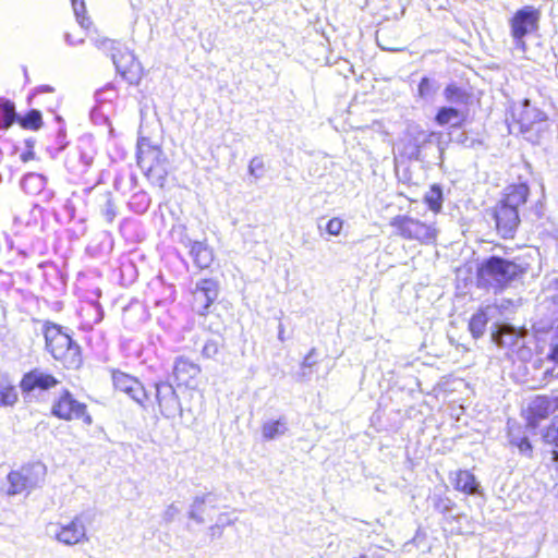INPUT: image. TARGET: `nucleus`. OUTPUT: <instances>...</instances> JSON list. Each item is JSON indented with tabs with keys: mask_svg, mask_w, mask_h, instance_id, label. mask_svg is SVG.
<instances>
[{
	"mask_svg": "<svg viewBox=\"0 0 558 558\" xmlns=\"http://www.w3.org/2000/svg\"><path fill=\"white\" fill-rule=\"evenodd\" d=\"M45 339L48 351L65 367L77 368L81 365L80 347L59 326L52 325L47 327Z\"/></svg>",
	"mask_w": 558,
	"mask_h": 558,
	"instance_id": "obj_1",
	"label": "nucleus"
},
{
	"mask_svg": "<svg viewBox=\"0 0 558 558\" xmlns=\"http://www.w3.org/2000/svg\"><path fill=\"white\" fill-rule=\"evenodd\" d=\"M522 272L520 265L493 256L486 259L478 269L480 280L495 289L502 288Z\"/></svg>",
	"mask_w": 558,
	"mask_h": 558,
	"instance_id": "obj_2",
	"label": "nucleus"
},
{
	"mask_svg": "<svg viewBox=\"0 0 558 558\" xmlns=\"http://www.w3.org/2000/svg\"><path fill=\"white\" fill-rule=\"evenodd\" d=\"M45 477L46 466L41 463H34L19 471H12L8 475V494H29L33 489L43 485Z\"/></svg>",
	"mask_w": 558,
	"mask_h": 558,
	"instance_id": "obj_3",
	"label": "nucleus"
},
{
	"mask_svg": "<svg viewBox=\"0 0 558 558\" xmlns=\"http://www.w3.org/2000/svg\"><path fill=\"white\" fill-rule=\"evenodd\" d=\"M390 226L397 230L400 236L407 240H415L423 244L435 242L438 233L433 225L422 222L409 216L395 217Z\"/></svg>",
	"mask_w": 558,
	"mask_h": 558,
	"instance_id": "obj_4",
	"label": "nucleus"
},
{
	"mask_svg": "<svg viewBox=\"0 0 558 558\" xmlns=\"http://www.w3.org/2000/svg\"><path fill=\"white\" fill-rule=\"evenodd\" d=\"M47 534L68 546H74L87 541L86 525L82 515H75L64 523H50Z\"/></svg>",
	"mask_w": 558,
	"mask_h": 558,
	"instance_id": "obj_5",
	"label": "nucleus"
},
{
	"mask_svg": "<svg viewBox=\"0 0 558 558\" xmlns=\"http://www.w3.org/2000/svg\"><path fill=\"white\" fill-rule=\"evenodd\" d=\"M161 150L156 146H150L148 141L142 138L137 143V163L138 167L149 178H156L162 185L165 169L161 165Z\"/></svg>",
	"mask_w": 558,
	"mask_h": 558,
	"instance_id": "obj_6",
	"label": "nucleus"
},
{
	"mask_svg": "<svg viewBox=\"0 0 558 558\" xmlns=\"http://www.w3.org/2000/svg\"><path fill=\"white\" fill-rule=\"evenodd\" d=\"M538 20V11L531 5H526L514 13L510 20V28L517 47L524 49L523 38L537 28Z\"/></svg>",
	"mask_w": 558,
	"mask_h": 558,
	"instance_id": "obj_7",
	"label": "nucleus"
},
{
	"mask_svg": "<svg viewBox=\"0 0 558 558\" xmlns=\"http://www.w3.org/2000/svg\"><path fill=\"white\" fill-rule=\"evenodd\" d=\"M52 413L59 418L68 421L83 418L86 424L92 423L90 416L86 414L85 404L76 401L68 391H64L54 403Z\"/></svg>",
	"mask_w": 558,
	"mask_h": 558,
	"instance_id": "obj_8",
	"label": "nucleus"
},
{
	"mask_svg": "<svg viewBox=\"0 0 558 558\" xmlns=\"http://www.w3.org/2000/svg\"><path fill=\"white\" fill-rule=\"evenodd\" d=\"M112 61L120 75L130 84H137L141 80L142 68L135 56L125 50L123 52L112 53Z\"/></svg>",
	"mask_w": 558,
	"mask_h": 558,
	"instance_id": "obj_9",
	"label": "nucleus"
},
{
	"mask_svg": "<svg viewBox=\"0 0 558 558\" xmlns=\"http://www.w3.org/2000/svg\"><path fill=\"white\" fill-rule=\"evenodd\" d=\"M112 381L117 390L126 393L138 404L143 405L147 396L143 385L135 378L125 373L113 371Z\"/></svg>",
	"mask_w": 558,
	"mask_h": 558,
	"instance_id": "obj_10",
	"label": "nucleus"
},
{
	"mask_svg": "<svg viewBox=\"0 0 558 558\" xmlns=\"http://www.w3.org/2000/svg\"><path fill=\"white\" fill-rule=\"evenodd\" d=\"M497 231L504 238H512L520 222L519 211L498 204L494 209Z\"/></svg>",
	"mask_w": 558,
	"mask_h": 558,
	"instance_id": "obj_11",
	"label": "nucleus"
},
{
	"mask_svg": "<svg viewBox=\"0 0 558 558\" xmlns=\"http://www.w3.org/2000/svg\"><path fill=\"white\" fill-rule=\"evenodd\" d=\"M156 398L165 416H174L180 410V402L172 385L167 383L156 384Z\"/></svg>",
	"mask_w": 558,
	"mask_h": 558,
	"instance_id": "obj_12",
	"label": "nucleus"
},
{
	"mask_svg": "<svg viewBox=\"0 0 558 558\" xmlns=\"http://www.w3.org/2000/svg\"><path fill=\"white\" fill-rule=\"evenodd\" d=\"M57 384L58 380L52 375L40 369H33L23 376L20 387L24 393H29L37 389L47 390Z\"/></svg>",
	"mask_w": 558,
	"mask_h": 558,
	"instance_id": "obj_13",
	"label": "nucleus"
},
{
	"mask_svg": "<svg viewBox=\"0 0 558 558\" xmlns=\"http://www.w3.org/2000/svg\"><path fill=\"white\" fill-rule=\"evenodd\" d=\"M199 367L185 359H178L173 367V377L178 386L194 388Z\"/></svg>",
	"mask_w": 558,
	"mask_h": 558,
	"instance_id": "obj_14",
	"label": "nucleus"
},
{
	"mask_svg": "<svg viewBox=\"0 0 558 558\" xmlns=\"http://www.w3.org/2000/svg\"><path fill=\"white\" fill-rule=\"evenodd\" d=\"M556 408V399L546 396L534 398L527 408L530 423L536 424L537 421L546 418Z\"/></svg>",
	"mask_w": 558,
	"mask_h": 558,
	"instance_id": "obj_15",
	"label": "nucleus"
},
{
	"mask_svg": "<svg viewBox=\"0 0 558 558\" xmlns=\"http://www.w3.org/2000/svg\"><path fill=\"white\" fill-rule=\"evenodd\" d=\"M525 335L524 329H518L509 324L497 325L492 333L495 343L500 347H514Z\"/></svg>",
	"mask_w": 558,
	"mask_h": 558,
	"instance_id": "obj_16",
	"label": "nucleus"
},
{
	"mask_svg": "<svg viewBox=\"0 0 558 558\" xmlns=\"http://www.w3.org/2000/svg\"><path fill=\"white\" fill-rule=\"evenodd\" d=\"M546 114L537 108L531 107L530 101H523L521 111L518 114V121L523 132L533 130L537 124L546 122Z\"/></svg>",
	"mask_w": 558,
	"mask_h": 558,
	"instance_id": "obj_17",
	"label": "nucleus"
},
{
	"mask_svg": "<svg viewBox=\"0 0 558 558\" xmlns=\"http://www.w3.org/2000/svg\"><path fill=\"white\" fill-rule=\"evenodd\" d=\"M497 312L496 306H486L475 313L469 324V328L474 338H480L484 335L486 325L489 318Z\"/></svg>",
	"mask_w": 558,
	"mask_h": 558,
	"instance_id": "obj_18",
	"label": "nucleus"
},
{
	"mask_svg": "<svg viewBox=\"0 0 558 558\" xmlns=\"http://www.w3.org/2000/svg\"><path fill=\"white\" fill-rule=\"evenodd\" d=\"M529 195V186L526 184H518L508 187V192L500 201V204L518 210V208L525 204Z\"/></svg>",
	"mask_w": 558,
	"mask_h": 558,
	"instance_id": "obj_19",
	"label": "nucleus"
},
{
	"mask_svg": "<svg viewBox=\"0 0 558 558\" xmlns=\"http://www.w3.org/2000/svg\"><path fill=\"white\" fill-rule=\"evenodd\" d=\"M17 401V391L8 376L0 378V407H12Z\"/></svg>",
	"mask_w": 558,
	"mask_h": 558,
	"instance_id": "obj_20",
	"label": "nucleus"
},
{
	"mask_svg": "<svg viewBox=\"0 0 558 558\" xmlns=\"http://www.w3.org/2000/svg\"><path fill=\"white\" fill-rule=\"evenodd\" d=\"M193 299L194 307L196 308L197 303H199L197 311L199 314L205 315L206 310L209 307V281L207 279H203L197 282L193 292Z\"/></svg>",
	"mask_w": 558,
	"mask_h": 558,
	"instance_id": "obj_21",
	"label": "nucleus"
},
{
	"mask_svg": "<svg viewBox=\"0 0 558 558\" xmlns=\"http://www.w3.org/2000/svg\"><path fill=\"white\" fill-rule=\"evenodd\" d=\"M464 119V114L459 109L452 107H441L436 114V122L439 125L450 124L452 126L459 125Z\"/></svg>",
	"mask_w": 558,
	"mask_h": 558,
	"instance_id": "obj_22",
	"label": "nucleus"
},
{
	"mask_svg": "<svg viewBox=\"0 0 558 558\" xmlns=\"http://www.w3.org/2000/svg\"><path fill=\"white\" fill-rule=\"evenodd\" d=\"M456 488L465 494L473 495L477 492L478 483L469 471H459L456 476Z\"/></svg>",
	"mask_w": 558,
	"mask_h": 558,
	"instance_id": "obj_23",
	"label": "nucleus"
},
{
	"mask_svg": "<svg viewBox=\"0 0 558 558\" xmlns=\"http://www.w3.org/2000/svg\"><path fill=\"white\" fill-rule=\"evenodd\" d=\"M287 432V423L283 418L277 421H268L262 427L264 439L272 440L279 436L284 435Z\"/></svg>",
	"mask_w": 558,
	"mask_h": 558,
	"instance_id": "obj_24",
	"label": "nucleus"
},
{
	"mask_svg": "<svg viewBox=\"0 0 558 558\" xmlns=\"http://www.w3.org/2000/svg\"><path fill=\"white\" fill-rule=\"evenodd\" d=\"M444 97L448 102L453 105H465L469 99L466 92L456 84H449L445 88Z\"/></svg>",
	"mask_w": 558,
	"mask_h": 558,
	"instance_id": "obj_25",
	"label": "nucleus"
},
{
	"mask_svg": "<svg viewBox=\"0 0 558 558\" xmlns=\"http://www.w3.org/2000/svg\"><path fill=\"white\" fill-rule=\"evenodd\" d=\"M15 121L14 105L5 99H0V128L8 129Z\"/></svg>",
	"mask_w": 558,
	"mask_h": 558,
	"instance_id": "obj_26",
	"label": "nucleus"
},
{
	"mask_svg": "<svg viewBox=\"0 0 558 558\" xmlns=\"http://www.w3.org/2000/svg\"><path fill=\"white\" fill-rule=\"evenodd\" d=\"M428 208L434 213H438L442 206V191L439 185H433L424 196Z\"/></svg>",
	"mask_w": 558,
	"mask_h": 558,
	"instance_id": "obj_27",
	"label": "nucleus"
},
{
	"mask_svg": "<svg viewBox=\"0 0 558 558\" xmlns=\"http://www.w3.org/2000/svg\"><path fill=\"white\" fill-rule=\"evenodd\" d=\"M544 439L547 444L555 446L553 456L554 460L558 461V414L551 420V423L544 435Z\"/></svg>",
	"mask_w": 558,
	"mask_h": 558,
	"instance_id": "obj_28",
	"label": "nucleus"
},
{
	"mask_svg": "<svg viewBox=\"0 0 558 558\" xmlns=\"http://www.w3.org/2000/svg\"><path fill=\"white\" fill-rule=\"evenodd\" d=\"M45 185V179L37 173H28L22 180V187L29 193L40 191Z\"/></svg>",
	"mask_w": 558,
	"mask_h": 558,
	"instance_id": "obj_29",
	"label": "nucleus"
},
{
	"mask_svg": "<svg viewBox=\"0 0 558 558\" xmlns=\"http://www.w3.org/2000/svg\"><path fill=\"white\" fill-rule=\"evenodd\" d=\"M207 512L206 496L195 498L191 506L190 518L201 523L205 521Z\"/></svg>",
	"mask_w": 558,
	"mask_h": 558,
	"instance_id": "obj_30",
	"label": "nucleus"
},
{
	"mask_svg": "<svg viewBox=\"0 0 558 558\" xmlns=\"http://www.w3.org/2000/svg\"><path fill=\"white\" fill-rule=\"evenodd\" d=\"M191 254L199 268H207L209 265L208 251L202 243H195L192 246Z\"/></svg>",
	"mask_w": 558,
	"mask_h": 558,
	"instance_id": "obj_31",
	"label": "nucleus"
},
{
	"mask_svg": "<svg viewBox=\"0 0 558 558\" xmlns=\"http://www.w3.org/2000/svg\"><path fill=\"white\" fill-rule=\"evenodd\" d=\"M20 124L24 129L37 130L41 125V113L33 109L20 120Z\"/></svg>",
	"mask_w": 558,
	"mask_h": 558,
	"instance_id": "obj_32",
	"label": "nucleus"
},
{
	"mask_svg": "<svg viewBox=\"0 0 558 558\" xmlns=\"http://www.w3.org/2000/svg\"><path fill=\"white\" fill-rule=\"evenodd\" d=\"M74 14L76 16L77 22L84 28H88L90 25L89 20L85 16V2L84 0H71Z\"/></svg>",
	"mask_w": 558,
	"mask_h": 558,
	"instance_id": "obj_33",
	"label": "nucleus"
},
{
	"mask_svg": "<svg viewBox=\"0 0 558 558\" xmlns=\"http://www.w3.org/2000/svg\"><path fill=\"white\" fill-rule=\"evenodd\" d=\"M438 89V85L427 77L422 78L418 84V95L422 98L432 97Z\"/></svg>",
	"mask_w": 558,
	"mask_h": 558,
	"instance_id": "obj_34",
	"label": "nucleus"
},
{
	"mask_svg": "<svg viewBox=\"0 0 558 558\" xmlns=\"http://www.w3.org/2000/svg\"><path fill=\"white\" fill-rule=\"evenodd\" d=\"M264 161L260 157H254L248 165V172L255 180L264 175Z\"/></svg>",
	"mask_w": 558,
	"mask_h": 558,
	"instance_id": "obj_35",
	"label": "nucleus"
},
{
	"mask_svg": "<svg viewBox=\"0 0 558 558\" xmlns=\"http://www.w3.org/2000/svg\"><path fill=\"white\" fill-rule=\"evenodd\" d=\"M343 223L344 221L339 217L331 218L326 223L327 233L332 236H338L342 231Z\"/></svg>",
	"mask_w": 558,
	"mask_h": 558,
	"instance_id": "obj_36",
	"label": "nucleus"
},
{
	"mask_svg": "<svg viewBox=\"0 0 558 558\" xmlns=\"http://www.w3.org/2000/svg\"><path fill=\"white\" fill-rule=\"evenodd\" d=\"M511 445L515 446L519 451L525 456H530L532 452V445L527 437L514 438L510 439Z\"/></svg>",
	"mask_w": 558,
	"mask_h": 558,
	"instance_id": "obj_37",
	"label": "nucleus"
},
{
	"mask_svg": "<svg viewBox=\"0 0 558 558\" xmlns=\"http://www.w3.org/2000/svg\"><path fill=\"white\" fill-rule=\"evenodd\" d=\"M387 551L378 546H373L366 553L361 554L357 558H386Z\"/></svg>",
	"mask_w": 558,
	"mask_h": 558,
	"instance_id": "obj_38",
	"label": "nucleus"
},
{
	"mask_svg": "<svg viewBox=\"0 0 558 558\" xmlns=\"http://www.w3.org/2000/svg\"><path fill=\"white\" fill-rule=\"evenodd\" d=\"M102 215L108 222H111L116 217V206L111 199H107L102 207Z\"/></svg>",
	"mask_w": 558,
	"mask_h": 558,
	"instance_id": "obj_39",
	"label": "nucleus"
},
{
	"mask_svg": "<svg viewBox=\"0 0 558 558\" xmlns=\"http://www.w3.org/2000/svg\"><path fill=\"white\" fill-rule=\"evenodd\" d=\"M95 45L105 50H114L116 49V43L108 38H96Z\"/></svg>",
	"mask_w": 558,
	"mask_h": 558,
	"instance_id": "obj_40",
	"label": "nucleus"
},
{
	"mask_svg": "<svg viewBox=\"0 0 558 558\" xmlns=\"http://www.w3.org/2000/svg\"><path fill=\"white\" fill-rule=\"evenodd\" d=\"M65 41L71 45V46H75V45H78L81 43H83V39H80L77 41L73 40L72 36L70 34H66L65 35Z\"/></svg>",
	"mask_w": 558,
	"mask_h": 558,
	"instance_id": "obj_41",
	"label": "nucleus"
},
{
	"mask_svg": "<svg viewBox=\"0 0 558 558\" xmlns=\"http://www.w3.org/2000/svg\"><path fill=\"white\" fill-rule=\"evenodd\" d=\"M39 92L50 93L53 90V88L49 85H43L38 88Z\"/></svg>",
	"mask_w": 558,
	"mask_h": 558,
	"instance_id": "obj_42",
	"label": "nucleus"
},
{
	"mask_svg": "<svg viewBox=\"0 0 558 558\" xmlns=\"http://www.w3.org/2000/svg\"><path fill=\"white\" fill-rule=\"evenodd\" d=\"M175 512H178V509H175V507H174V506H171V507L167 510V515L172 517Z\"/></svg>",
	"mask_w": 558,
	"mask_h": 558,
	"instance_id": "obj_43",
	"label": "nucleus"
},
{
	"mask_svg": "<svg viewBox=\"0 0 558 558\" xmlns=\"http://www.w3.org/2000/svg\"><path fill=\"white\" fill-rule=\"evenodd\" d=\"M305 366H310L311 365V362H310V355L305 357L304 360V363H303Z\"/></svg>",
	"mask_w": 558,
	"mask_h": 558,
	"instance_id": "obj_44",
	"label": "nucleus"
},
{
	"mask_svg": "<svg viewBox=\"0 0 558 558\" xmlns=\"http://www.w3.org/2000/svg\"><path fill=\"white\" fill-rule=\"evenodd\" d=\"M282 337V329L280 328V331H279V338Z\"/></svg>",
	"mask_w": 558,
	"mask_h": 558,
	"instance_id": "obj_45",
	"label": "nucleus"
}]
</instances>
